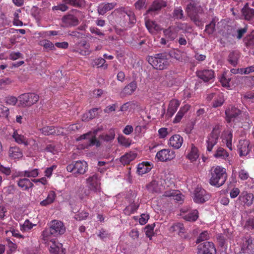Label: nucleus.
Returning a JSON list of instances; mask_svg holds the SVG:
<instances>
[{"mask_svg":"<svg viewBox=\"0 0 254 254\" xmlns=\"http://www.w3.org/2000/svg\"><path fill=\"white\" fill-rule=\"evenodd\" d=\"M227 178L226 169L217 166L211 170L209 183L211 186L220 187L224 184Z\"/></svg>","mask_w":254,"mask_h":254,"instance_id":"obj_1","label":"nucleus"},{"mask_svg":"<svg viewBox=\"0 0 254 254\" xmlns=\"http://www.w3.org/2000/svg\"><path fill=\"white\" fill-rule=\"evenodd\" d=\"M65 227L64 223L59 220H53L49 224V227L46 228L42 232L44 238L51 236L58 237L64 233Z\"/></svg>","mask_w":254,"mask_h":254,"instance_id":"obj_2","label":"nucleus"},{"mask_svg":"<svg viewBox=\"0 0 254 254\" xmlns=\"http://www.w3.org/2000/svg\"><path fill=\"white\" fill-rule=\"evenodd\" d=\"M146 60L154 68L158 70L165 69L168 65L167 52L156 54L154 56H147Z\"/></svg>","mask_w":254,"mask_h":254,"instance_id":"obj_3","label":"nucleus"},{"mask_svg":"<svg viewBox=\"0 0 254 254\" xmlns=\"http://www.w3.org/2000/svg\"><path fill=\"white\" fill-rule=\"evenodd\" d=\"M185 11L188 16L197 26L202 25L201 19L199 14L203 13V9L200 5H196L189 3L186 7Z\"/></svg>","mask_w":254,"mask_h":254,"instance_id":"obj_4","label":"nucleus"},{"mask_svg":"<svg viewBox=\"0 0 254 254\" xmlns=\"http://www.w3.org/2000/svg\"><path fill=\"white\" fill-rule=\"evenodd\" d=\"M39 100V96L34 93H26L18 96V106H30Z\"/></svg>","mask_w":254,"mask_h":254,"instance_id":"obj_5","label":"nucleus"},{"mask_svg":"<svg viewBox=\"0 0 254 254\" xmlns=\"http://www.w3.org/2000/svg\"><path fill=\"white\" fill-rule=\"evenodd\" d=\"M220 129L219 126L217 125L213 128L211 132L207 136V151L211 152L213 146L216 145L218 142Z\"/></svg>","mask_w":254,"mask_h":254,"instance_id":"obj_6","label":"nucleus"},{"mask_svg":"<svg viewBox=\"0 0 254 254\" xmlns=\"http://www.w3.org/2000/svg\"><path fill=\"white\" fill-rule=\"evenodd\" d=\"M72 13L64 15L62 18V21L63 23V27H71L77 25L79 24V20L76 15L79 13V11L76 9L73 10Z\"/></svg>","mask_w":254,"mask_h":254,"instance_id":"obj_7","label":"nucleus"},{"mask_svg":"<svg viewBox=\"0 0 254 254\" xmlns=\"http://www.w3.org/2000/svg\"><path fill=\"white\" fill-rule=\"evenodd\" d=\"M198 254H216V249L213 243L205 241L197 247Z\"/></svg>","mask_w":254,"mask_h":254,"instance_id":"obj_8","label":"nucleus"},{"mask_svg":"<svg viewBox=\"0 0 254 254\" xmlns=\"http://www.w3.org/2000/svg\"><path fill=\"white\" fill-rule=\"evenodd\" d=\"M166 6V1L163 0H155L153 1L150 7L147 10L146 14L155 15L163 7H165Z\"/></svg>","mask_w":254,"mask_h":254,"instance_id":"obj_9","label":"nucleus"},{"mask_svg":"<svg viewBox=\"0 0 254 254\" xmlns=\"http://www.w3.org/2000/svg\"><path fill=\"white\" fill-rule=\"evenodd\" d=\"M209 198V195L204 189L197 188L195 190L193 197L195 202L202 203L208 200Z\"/></svg>","mask_w":254,"mask_h":254,"instance_id":"obj_10","label":"nucleus"},{"mask_svg":"<svg viewBox=\"0 0 254 254\" xmlns=\"http://www.w3.org/2000/svg\"><path fill=\"white\" fill-rule=\"evenodd\" d=\"M196 76L204 82L213 80L215 78V73L212 69H204L196 72Z\"/></svg>","mask_w":254,"mask_h":254,"instance_id":"obj_11","label":"nucleus"},{"mask_svg":"<svg viewBox=\"0 0 254 254\" xmlns=\"http://www.w3.org/2000/svg\"><path fill=\"white\" fill-rule=\"evenodd\" d=\"M242 249L248 254H254V238L250 236L245 237Z\"/></svg>","mask_w":254,"mask_h":254,"instance_id":"obj_12","label":"nucleus"},{"mask_svg":"<svg viewBox=\"0 0 254 254\" xmlns=\"http://www.w3.org/2000/svg\"><path fill=\"white\" fill-rule=\"evenodd\" d=\"M241 13L245 20L253 21L254 19V9L250 8L248 3L241 9Z\"/></svg>","mask_w":254,"mask_h":254,"instance_id":"obj_13","label":"nucleus"},{"mask_svg":"<svg viewBox=\"0 0 254 254\" xmlns=\"http://www.w3.org/2000/svg\"><path fill=\"white\" fill-rule=\"evenodd\" d=\"M249 142L248 140H241L238 145V150L240 156H246L250 152L251 147H249Z\"/></svg>","mask_w":254,"mask_h":254,"instance_id":"obj_14","label":"nucleus"},{"mask_svg":"<svg viewBox=\"0 0 254 254\" xmlns=\"http://www.w3.org/2000/svg\"><path fill=\"white\" fill-rule=\"evenodd\" d=\"M87 182L90 186L91 190L95 191H97L98 190H99L100 183L96 174H95L93 176L89 177L87 179Z\"/></svg>","mask_w":254,"mask_h":254,"instance_id":"obj_15","label":"nucleus"},{"mask_svg":"<svg viewBox=\"0 0 254 254\" xmlns=\"http://www.w3.org/2000/svg\"><path fill=\"white\" fill-rule=\"evenodd\" d=\"M241 114V110L235 107H232L231 109L226 110L225 115L227 122L230 123L232 120L236 118Z\"/></svg>","mask_w":254,"mask_h":254,"instance_id":"obj_16","label":"nucleus"},{"mask_svg":"<svg viewBox=\"0 0 254 254\" xmlns=\"http://www.w3.org/2000/svg\"><path fill=\"white\" fill-rule=\"evenodd\" d=\"M183 143V138L179 134H175L169 139V144L175 149L180 148Z\"/></svg>","mask_w":254,"mask_h":254,"instance_id":"obj_17","label":"nucleus"},{"mask_svg":"<svg viewBox=\"0 0 254 254\" xmlns=\"http://www.w3.org/2000/svg\"><path fill=\"white\" fill-rule=\"evenodd\" d=\"M170 152L168 149H162L157 153L156 156L160 161H166L173 158V154H170Z\"/></svg>","mask_w":254,"mask_h":254,"instance_id":"obj_18","label":"nucleus"},{"mask_svg":"<svg viewBox=\"0 0 254 254\" xmlns=\"http://www.w3.org/2000/svg\"><path fill=\"white\" fill-rule=\"evenodd\" d=\"M49 251L52 254H65L66 250L63 248V244L58 243L56 244L55 242H53V244L50 246Z\"/></svg>","mask_w":254,"mask_h":254,"instance_id":"obj_19","label":"nucleus"},{"mask_svg":"<svg viewBox=\"0 0 254 254\" xmlns=\"http://www.w3.org/2000/svg\"><path fill=\"white\" fill-rule=\"evenodd\" d=\"M116 3H101L98 7V12L100 15H104L107 11L113 9L116 5Z\"/></svg>","mask_w":254,"mask_h":254,"instance_id":"obj_20","label":"nucleus"},{"mask_svg":"<svg viewBox=\"0 0 254 254\" xmlns=\"http://www.w3.org/2000/svg\"><path fill=\"white\" fill-rule=\"evenodd\" d=\"M74 163L76 174H84L86 172L88 165L85 161H78Z\"/></svg>","mask_w":254,"mask_h":254,"instance_id":"obj_21","label":"nucleus"},{"mask_svg":"<svg viewBox=\"0 0 254 254\" xmlns=\"http://www.w3.org/2000/svg\"><path fill=\"white\" fill-rule=\"evenodd\" d=\"M179 105L180 103L177 100H172L170 102L166 113V116L168 118H171L173 116L177 110Z\"/></svg>","mask_w":254,"mask_h":254,"instance_id":"obj_22","label":"nucleus"},{"mask_svg":"<svg viewBox=\"0 0 254 254\" xmlns=\"http://www.w3.org/2000/svg\"><path fill=\"white\" fill-rule=\"evenodd\" d=\"M254 199V195L252 193L243 192L239 197V199L244 204L249 206L252 203Z\"/></svg>","mask_w":254,"mask_h":254,"instance_id":"obj_23","label":"nucleus"},{"mask_svg":"<svg viewBox=\"0 0 254 254\" xmlns=\"http://www.w3.org/2000/svg\"><path fill=\"white\" fill-rule=\"evenodd\" d=\"M240 58V53L238 51L231 52L228 56V62L234 66H236L238 63Z\"/></svg>","mask_w":254,"mask_h":254,"instance_id":"obj_24","label":"nucleus"},{"mask_svg":"<svg viewBox=\"0 0 254 254\" xmlns=\"http://www.w3.org/2000/svg\"><path fill=\"white\" fill-rule=\"evenodd\" d=\"M136 153L133 152L127 153L121 157L120 161L124 165L128 164L136 158Z\"/></svg>","mask_w":254,"mask_h":254,"instance_id":"obj_25","label":"nucleus"},{"mask_svg":"<svg viewBox=\"0 0 254 254\" xmlns=\"http://www.w3.org/2000/svg\"><path fill=\"white\" fill-rule=\"evenodd\" d=\"M151 168V166L148 162H143L138 165L137 172L139 175H142L149 172Z\"/></svg>","mask_w":254,"mask_h":254,"instance_id":"obj_26","label":"nucleus"},{"mask_svg":"<svg viewBox=\"0 0 254 254\" xmlns=\"http://www.w3.org/2000/svg\"><path fill=\"white\" fill-rule=\"evenodd\" d=\"M17 185L19 187L25 190L32 188L33 186L32 183L27 178L20 179L17 183Z\"/></svg>","mask_w":254,"mask_h":254,"instance_id":"obj_27","label":"nucleus"},{"mask_svg":"<svg viewBox=\"0 0 254 254\" xmlns=\"http://www.w3.org/2000/svg\"><path fill=\"white\" fill-rule=\"evenodd\" d=\"M9 156L13 159L19 158L22 157V153L17 147H11L9 150Z\"/></svg>","mask_w":254,"mask_h":254,"instance_id":"obj_28","label":"nucleus"},{"mask_svg":"<svg viewBox=\"0 0 254 254\" xmlns=\"http://www.w3.org/2000/svg\"><path fill=\"white\" fill-rule=\"evenodd\" d=\"M56 194L54 191H50L47 198L41 201L40 203V205L43 206H47L53 203L55 199Z\"/></svg>","mask_w":254,"mask_h":254,"instance_id":"obj_29","label":"nucleus"},{"mask_svg":"<svg viewBox=\"0 0 254 254\" xmlns=\"http://www.w3.org/2000/svg\"><path fill=\"white\" fill-rule=\"evenodd\" d=\"M98 108H93L90 110L88 112L84 114L82 118L83 121L87 122L95 118L97 115Z\"/></svg>","mask_w":254,"mask_h":254,"instance_id":"obj_30","label":"nucleus"},{"mask_svg":"<svg viewBox=\"0 0 254 254\" xmlns=\"http://www.w3.org/2000/svg\"><path fill=\"white\" fill-rule=\"evenodd\" d=\"M115 137V132L114 129H111L108 133L102 134L99 136V138L106 142L112 141Z\"/></svg>","mask_w":254,"mask_h":254,"instance_id":"obj_31","label":"nucleus"},{"mask_svg":"<svg viewBox=\"0 0 254 254\" xmlns=\"http://www.w3.org/2000/svg\"><path fill=\"white\" fill-rule=\"evenodd\" d=\"M188 106H184L183 107L181 108L180 111L177 114L174 121V123H178L180 122L183 117L184 116L185 113H186L189 110Z\"/></svg>","mask_w":254,"mask_h":254,"instance_id":"obj_32","label":"nucleus"},{"mask_svg":"<svg viewBox=\"0 0 254 254\" xmlns=\"http://www.w3.org/2000/svg\"><path fill=\"white\" fill-rule=\"evenodd\" d=\"M102 129L100 128H98L95 129L93 131L94 136L90 138L88 140L89 145V146H93L96 145V147H99L101 145V143L99 140H98L96 137V135L98 133V131L101 130Z\"/></svg>","mask_w":254,"mask_h":254,"instance_id":"obj_33","label":"nucleus"},{"mask_svg":"<svg viewBox=\"0 0 254 254\" xmlns=\"http://www.w3.org/2000/svg\"><path fill=\"white\" fill-rule=\"evenodd\" d=\"M136 84L133 81L125 86L123 90V93L126 95L131 94L136 88Z\"/></svg>","mask_w":254,"mask_h":254,"instance_id":"obj_34","label":"nucleus"},{"mask_svg":"<svg viewBox=\"0 0 254 254\" xmlns=\"http://www.w3.org/2000/svg\"><path fill=\"white\" fill-rule=\"evenodd\" d=\"M213 156L216 158L226 159V158L228 157L229 154L224 148L219 147L217 149L216 152L213 154Z\"/></svg>","mask_w":254,"mask_h":254,"instance_id":"obj_35","label":"nucleus"},{"mask_svg":"<svg viewBox=\"0 0 254 254\" xmlns=\"http://www.w3.org/2000/svg\"><path fill=\"white\" fill-rule=\"evenodd\" d=\"M146 188L149 191L152 193L158 192L160 191L158 182L155 180L152 181L149 184H148L146 186Z\"/></svg>","mask_w":254,"mask_h":254,"instance_id":"obj_36","label":"nucleus"},{"mask_svg":"<svg viewBox=\"0 0 254 254\" xmlns=\"http://www.w3.org/2000/svg\"><path fill=\"white\" fill-rule=\"evenodd\" d=\"M198 149L194 145L191 147L190 152L188 154L187 157L191 162L195 161L198 157Z\"/></svg>","mask_w":254,"mask_h":254,"instance_id":"obj_37","label":"nucleus"},{"mask_svg":"<svg viewBox=\"0 0 254 254\" xmlns=\"http://www.w3.org/2000/svg\"><path fill=\"white\" fill-rule=\"evenodd\" d=\"M139 207L138 204L132 202L129 205L127 206L124 209V212L126 214L129 215L132 213H134Z\"/></svg>","mask_w":254,"mask_h":254,"instance_id":"obj_38","label":"nucleus"},{"mask_svg":"<svg viewBox=\"0 0 254 254\" xmlns=\"http://www.w3.org/2000/svg\"><path fill=\"white\" fill-rule=\"evenodd\" d=\"M173 16L177 19H184V11L181 7L175 8L173 12Z\"/></svg>","mask_w":254,"mask_h":254,"instance_id":"obj_39","label":"nucleus"},{"mask_svg":"<svg viewBox=\"0 0 254 254\" xmlns=\"http://www.w3.org/2000/svg\"><path fill=\"white\" fill-rule=\"evenodd\" d=\"M13 137L14 138L15 141L19 144H24L25 145H28L27 141L26 140V138L23 135L18 134L17 132H14L12 135Z\"/></svg>","mask_w":254,"mask_h":254,"instance_id":"obj_40","label":"nucleus"},{"mask_svg":"<svg viewBox=\"0 0 254 254\" xmlns=\"http://www.w3.org/2000/svg\"><path fill=\"white\" fill-rule=\"evenodd\" d=\"M66 4H69L78 7H82L85 4L84 0H63Z\"/></svg>","mask_w":254,"mask_h":254,"instance_id":"obj_41","label":"nucleus"},{"mask_svg":"<svg viewBox=\"0 0 254 254\" xmlns=\"http://www.w3.org/2000/svg\"><path fill=\"white\" fill-rule=\"evenodd\" d=\"M216 21L213 18L209 24L205 26V32L209 35L212 34L215 31Z\"/></svg>","mask_w":254,"mask_h":254,"instance_id":"obj_42","label":"nucleus"},{"mask_svg":"<svg viewBox=\"0 0 254 254\" xmlns=\"http://www.w3.org/2000/svg\"><path fill=\"white\" fill-rule=\"evenodd\" d=\"M41 132L45 135H50L55 133V127L53 126H46L40 129Z\"/></svg>","mask_w":254,"mask_h":254,"instance_id":"obj_43","label":"nucleus"},{"mask_svg":"<svg viewBox=\"0 0 254 254\" xmlns=\"http://www.w3.org/2000/svg\"><path fill=\"white\" fill-rule=\"evenodd\" d=\"M40 45L47 50H56V48L53 43L48 40H44L40 41Z\"/></svg>","mask_w":254,"mask_h":254,"instance_id":"obj_44","label":"nucleus"},{"mask_svg":"<svg viewBox=\"0 0 254 254\" xmlns=\"http://www.w3.org/2000/svg\"><path fill=\"white\" fill-rule=\"evenodd\" d=\"M224 98L222 94H219L217 98L214 99L212 107L213 108H217L221 106L224 102Z\"/></svg>","mask_w":254,"mask_h":254,"instance_id":"obj_45","label":"nucleus"},{"mask_svg":"<svg viewBox=\"0 0 254 254\" xmlns=\"http://www.w3.org/2000/svg\"><path fill=\"white\" fill-rule=\"evenodd\" d=\"M198 217V211L196 210H194L191 213L186 215L185 216V219L188 221H195Z\"/></svg>","mask_w":254,"mask_h":254,"instance_id":"obj_46","label":"nucleus"},{"mask_svg":"<svg viewBox=\"0 0 254 254\" xmlns=\"http://www.w3.org/2000/svg\"><path fill=\"white\" fill-rule=\"evenodd\" d=\"M171 230L173 232H178L179 234H180L181 233H184L185 229L182 223H178L173 225L171 227Z\"/></svg>","mask_w":254,"mask_h":254,"instance_id":"obj_47","label":"nucleus"},{"mask_svg":"<svg viewBox=\"0 0 254 254\" xmlns=\"http://www.w3.org/2000/svg\"><path fill=\"white\" fill-rule=\"evenodd\" d=\"M209 239V235L208 232L207 231H203L199 234L198 237L197 238V239L196 241V244L200 243V242L204 241L207 240Z\"/></svg>","mask_w":254,"mask_h":254,"instance_id":"obj_48","label":"nucleus"},{"mask_svg":"<svg viewBox=\"0 0 254 254\" xmlns=\"http://www.w3.org/2000/svg\"><path fill=\"white\" fill-rule=\"evenodd\" d=\"M145 25L146 28L149 30H151L152 29H154L156 31H158L160 29V26L155 23L154 21H146Z\"/></svg>","mask_w":254,"mask_h":254,"instance_id":"obj_49","label":"nucleus"},{"mask_svg":"<svg viewBox=\"0 0 254 254\" xmlns=\"http://www.w3.org/2000/svg\"><path fill=\"white\" fill-rule=\"evenodd\" d=\"M155 226V224L151 225H147L145 226L144 230L146 237H148L151 239V237L153 235V230Z\"/></svg>","mask_w":254,"mask_h":254,"instance_id":"obj_50","label":"nucleus"},{"mask_svg":"<svg viewBox=\"0 0 254 254\" xmlns=\"http://www.w3.org/2000/svg\"><path fill=\"white\" fill-rule=\"evenodd\" d=\"M118 140L120 144L124 146L128 147L130 145V142L129 139L123 135H120L118 138Z\"/></svg>","mask_w":254,"mask_h":254,"instance_id":"obj_51","label":"nucleus"},{"mask_svg":"<svg viewBox=\"0 0 254 254\" xmlns=\"http://www.w3.org/2000/svg\"><path fill=\"white\" fill-rule=\"evenodd\" d=\"M247 47H251L254 45V34L247 36L244 39Z\"/></svg>","mask_w":254,"mask_h":254,"instance_id":"obj_52","label":"nucleus"},{"mask_svg":"<svg viewBox=\"0 0 254 254\" xmlns=\"http://www.w3.org/2000/svg\"><path fill=\"white\" fill-rule=\"evenodd\" d=\"M167 55L168 56V60L169 59V57L176 59L177 60H179L181 59L180 52L179 51L173 50L170 51L169 53L167 52Z\"/></svg>","mask_w":254,"mask_h":254,"instance_id":"obj_53","label":"nucleus"},{"mask_svg":"<svg viewBox=\"0 0 254 254\" xmlns=\"http://www.w3.org/2000/svg\"><path fill=\"white\" fill-rule=\"evenodd\" d=\"M24 177L28 178L30 177H36L38 175V169H35L31 171H25L23 175Z\"/></svg>","mask_w":254,"mask_h":254,"instance_id":"obj_54","label":"nucleus"},{"mask_svg":"<svg viewBox=\"0 0 254 254\" xmlns=\"http://www.w3.org/2000/svg\"><path fill=\"white\" fill-rule=\"evenodd\" d=\"M147 0H138L135 3L134 6L136 9L141 10L146 6Z\"/></svg>","mask_w":254,"mask_h":254,"instance_id":"obj_55","label":"nucleus"},{"mask_svg":"<svg viewBox=\"0 0 254 254\" xmlns=\"http://www.w3.org/2000/svg\"><path fill=\"white\" fill-rule=\"evenodd\" d=\"M163 32L166 37L169 38L170 40L173 41L175 39L176 34L172 31L170 28L164 30Z\"/></svg>","mask_w":254,"mask_h":254,"instance_id":"obj_56","label":"nucleus"},{"mask_svg":"<svg viewBox=\"0 0 254 254\" xmlns=\"http://www.w3.org/2000/svg\"><path fill=\"white\" fill-rule=\"evenodd\" d=\"M89 213L87 212L82 211L75 215V218L76 220L81 221L84 219H86Z\"/></svg>","mask_w":254,"mask_h":254,"instance_id":"obj_57","label":"nucleus"},{"mask_svg":"<svg viewBox=\"0 0 254 254\" xmlns=\"http://www.w3.org/2000/svg\"><path fill=\"white\" fill-rule=\"evenodd\" d=\"M33 227V224L28 220H26L24 223L21 225V230L26 231L31 229Z\"/></svg>","mask_w":254,"mask_h":254,"instance_id":"obj_58","label":"nucleus"},{"mask_svg":"<svg viewBox=\"0 0 254 254\" xmlns=\"http://www.w3.org/2000/svg\"><path fill=\"white\" fill-rule=\"evenodd\" d=\"M9 114V109L0 104V116L7 117Z\"/></svg>","mask_w":254,"mask_h":254,"instance_id":"obj_59","label":"nucleus"},{"mask_svg":"<svg viewBox=\"0 0 254 254\" xmlns=\"http://www.w3.org/2000/svg\"><path fill=\"white\" fill-rule=\"evenodd\" d=\"M5 100L7 104L14 106L18 102V98H16L14 96H9L6 98Z\"/></svg>","mask_w":254,"mask_h":254,"instance_id":"obj_60","label":"nucleus"},{"mask_svg":"<svg viewBox=\"0 0 254 254\" xmlns=\"http://www.w3.org/2000/svg\"><path fill=\"white\" fill-rule=\"evenodd\" d=\"M44 151L47 152L52 153L53 154H55L57 152L55 145L52 144H47L44 149Z\"/></svg>","mask_w":254,"mask_h":254,"instance_id":"obj_61","label":"nucleus"},{"mask_svg":"<svg viewBox=\"0 0 254 254\" xmlns=\"http://www.w3.org/2000/svg\"><path fill=\"white\" fill-rule=\"evenodd\" d=\"M11 83L10 80L8 78H3L0 79V89H3L7 85Z\"/></svg>","mask_w":254,"mask_h":254,"instance_id":"obj_62","label":"nucleus"},{"mask_svg":"<svg viewBox=\"0 0 254 254\" xmlns=\"http://www.w3.org/2000/svg\"><path fill=\"white\" fill-rule=\"evenodd\" d=\"M247 30L248 28L246 27L243 28H240L238 29L237 38L238 39H241L243 37L244 35L247 32Z\"/></svg>","mask_w":254,"mask_h":254,"instance_id":"obj_63","label":"nucleus"},{"mask_svg":"<svg viewBox=\"0 0 254 254\" xmlns=\"http://www.w3.org/2000/svg\"><path fill=\"white\" fill-rule=\"evenodd\" d=\"M245 227L248 229H254V218H249L246 223Z\"/></svg>","mask_w":254,"mask_h":254,"instance_id":"obj_64","label":"nucleus"}]
</instances>
